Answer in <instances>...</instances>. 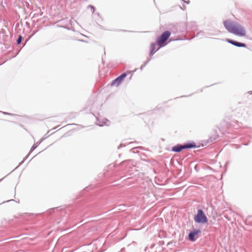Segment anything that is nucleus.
Instances as JSON below:
<instances>
[{
	"label": "nucleus",
	"instance_id": "nucleus-6",
	"mask_svg": "<svg viewBox=\"0 0 252 252\" xmlns=\"http://www.w3.org/2000/svg\"><path fill=\"white\" fill-rule=\"evenodd\" d=\"M127 75V72H124L122 73L120 75L113 80L111 83V86H117L118 87L120 85V84L123 82V81L125 79L126 76Z\"/></svg>",
	"mask_w": 252,
	"mask_h": 252
},
{
	"label": "nucleus",
	"instance_id": "nucleus-29",
	"mask_svg": "<svg viewBox=\"0 0 252 252\" xmlns=\"http://www.w3.org/2000/svg\"><path fill=\"white\" fill-rule=\"evenodd\" d=\"M125 249H122L119 252H124Z\"/></svg>",
	"mask_w": 252,
	"mask_h": 252
},
{
	"label": "nucleus",
	"instance_id": "nucleus-8",
	"mask_svg": "<svg viewBox=\"0 0 252 252\" xmlns=\"http://www.w3.org/2000/svg\"><path fill=\"white\" fill-rule=\"evenodd\" d=\"M225 41L236 46V47H243V48H246L247 47V45L246 44L244 43H242V42H239V41H236V40H234L233 39H229V38H226L225 39Z\"/></svg>",
	"mask_w": 252,
	"mask_h": 252
},
{
	"label": "nucleus",
	"instance_id": "nucleus-22",
	"mask_svg": "<svg viewBox=\"0 0 252 252\" xmlns=\"http://www.w3.org/2000/svg\"><path fill=\"white\" fill-rule=\"evenodd\" d=\"M179 40H181V39H180V38L173 39L172 38H171L170 39V41H169Z\"/></svg>",
	"mask_w": 252,
	"mask_h": 252
},
{
	"label": "nucleus",
	"instance_id": "nucleus-13",
	"mask_svg": "<svg viewBox=\"0 0 252 252\" xmlns=\"http://www.w3.org/2000/svg\"><path fill=\"white\" fill-rule=\"evenodd\" d=\"M156 44L155 42H152L150 44V50L149 53V56H152L157 51L158 49L156 50Z\"/></svg>",
	"mask_w": 252,
	"mask_h": 252
},
{
	"label": "nucleus",
	"instance_id": "nucleus-25",
	"mask_svg": "<svg viewBox=\"0 0 252 252\" xmlns=\"http://www.w3.org/2000/svg\"><path fill=\"white\" fill-rule=\"evenodd\" d=\"M10 201H15V200H14V199H10V200H7V201H3V202H2V203H5V202H10Z\"/></svg>",
	"mask_w": 252,
	"mask_h": 252
},
{
	"label": "nucleus",
	"instance_id": "nucleus-16",
	"mask_svg": "<svg viewBox=\"0 0 252 252\" xmlns=\"http://www.w3.org/2000/svg\"><path fill=\"white\" fill-rule=\"evenodd\" d=\"M23 39V37L21 35H19L18 38L16 40V43L17 45H19L21 44Z\"/></svg>",
	"mask_w": 252,
	"mask_h": 252
},
{
	"label": "nucleus",
	"instance_id": "nucleus-23",
	"mask_svg": "<svg viewBox=\"0 0 252 252\" xmlns=\"http://www.w3.org/2000/svg\"><path fill=\"white\" fill-rule=\"evenodd\" d=\"M28 156V155L27 157H26L23 159V160L21 162H20V163H19V165H21V164H22L24 162V161H25V160L26 159V158H27Z\"/></svg>",
	"mask_w": 252,
	"mask_h": 252
},
{
	"label": "nucleus",
	"instance_id": "nucleus-31",
	"mask_svg": "<svg viewBox=\"0 0 252 252\" xmlns=\"http://www.w3.org/2000/svg\"><path fill=\"white\" fill-rule=\"evenodd\" d=\"M193 29L192 30V31H193V30H196V26H194L193 27Z\"/></svg>",
	"mask_w": 252,
	"mask_h": 252
},
{
	"label": "nucleus",
	"instance_id": "nucleus-3",
	"mask_svg": "<svg viewBox=\"0 0 252 252\" xmlns=\"http://www.w3.org/2000/svg\"><path fill=\"white\" fill-rule=\"evenodd\" d=\"M193 219L194 221L197 223L205 224L208 221L205 213L201 209L197 210V214L194 216Z\"/></svg>",
	"mask_w": 252,
	"mask_h": 252
},
{
	"label": "nucleus",
	"instance_id": "nucleus-24",
	"mask_svg": "<svg viewBox=\"0 0 252 252\" xmlns=\"http://www.w3.org/2000/svg\"><path fill=\"white\" fill-rule=\"evenodd\" d=\"M124 146H125V145H124L123 144H120V145L118 147V149H120V148H122V147H124Z\"/></svg>",
	"mask_w": 252,
	"mask_h": 252
},
{
	"label": "nucleus",
	"instance_id": "nucleus-38",
	"mask_svg": "<svg viewBox=\"0 0 252 252\" xmlns=\"http://www.w3.org/2000/svg\"><path fill=\"white\" fill-rule=\"evenodd\" d=\"M209 35H215L214 34H212V33H210Z\"/></svg>",
	"mask_w": 252,
	"mask_h": 252
},
{
	"label": "nucleus",
	"instance_id": "nucleus-27",
	"mask_svg": "<svg viewBox=\"0 0 252 252\" xmlns=\"http://www.w3.org/2000/svg\"><path fill=\"white\" fill-rule=\"evenodd\" d=\"M181 8H182L183 10H185L186 9V6L184 4H183L182 6H181Z\"/></svg>",
	"mask_w": 252,
	"mask_h": 252
},
{
	"label": "nucleus",
	"instance_id": "nucleus-4",
	"mask_svg": "<svg viewBox=\"0 0 252 252\" xmlns=\"http://www.w3.org/2000/svg\"><path fill=\"white\" fill-rule=\"evenodd\" d=\"M233 34L239 36H244L246 34V31L241 25L236 22V27Z\"/></svg>",
	"mask_w": 252,
	"mask_h": 252
},
{
	"label": "nucleus",
	"instance_id": "nucleus-30",
	"mask_svg": "<svg viewBox=\"0 0 252 252\" xmlns=\"http://www.w3.org/2000/svg\"><path fill=\"white\" fill-rule=\"evenodd\" d=\"M249 143H250V142H248V143H244V144H243V145H245V146H247V145H248V144H249Z\"/></svg>",
	"mask_w": 252,
	"mask_h": 252
},
{
	"label": "nucleus",
	"instance_id": "nucleus-28",
	"mask_svg": "<svg viewBox=\"0 0 252 252\" xmlns=\"http://www.w3.org/2000/svg\"><path fill=\"white\" fill-rule=\"evenodd\" d=\"M145 66H144V64H143L140 67V69L142 70Z\"/></svg>",
	"mask_w": 252,
	"mask_h": 252
},
{
	"label": "nucleus",
	"instance_id": "nucleus-17",
	"mask_svg": "<svg viewBox=\"0 0 252 252\" xmlns=\"http://www.w3.org/2000/svg\"><path fill=\"white\" fill-rule=\"evenodd\" d=\"M143 148L142 147H134V148H133L131 149V151L132 152H133V153H138V151L137 150L138 149H142Z\"/></svg>",
	"mask_w": 252,
	"mask_h": 252
},
{
	"label": "nucleus",
	"instance_id": "nucleus-37",
	"mask_svg": "<svg viewBox=\"0 0 252 252\" xmlns=\"http://www.w3.org/2000/svg\"><path fill=\"white\" fill-rule=\"evenodd\" d=\"M249 93H250V94H252V91L249 92Z\"/></svg>",
	"mask_w": 252,
	"mask_h": 252
},
{
	"label": "nucleus",
	"instance_id": "nucleus-7",
	"mask_svg": "<svg viewBox=\"0 0 252 252\" xmlns=\"http://www.w3.org/2000/svg\"><path fill=\"white\" fill-rule=\"evenodd\" d=\"M201 233L199 229H193L188 234V239L191 242H195L197 239L196 236Z\"/></svg>",
	"mask_w": 252,
	"mask_h": 252
},
{
	"label": "nucleus",
	"instance_id": "nucleus-9",
	"mask_svg": "<svg viewBox=\"0 0 252 252\" xmlns=\"http://www.w3.org/2000/svg\"><path fill=\"white\" fill-rule=\"evenodd\" d=\"M184 149H191L193 148H199L201 146V144L197 146L194 141H190L183 144Z\"/></svg>",
	"mask_w": 252,
	"mask_h": 252
},
{
	"label": "nucleus",
	"instance_id": "nucleus-14",
	"mask_svg": "<svg viewBox=\"0 0 252 252\" xmlns=\"http://www.w3.org/2000/svg\"><path fill=\"white\" fill-rule=\"evenodd\" d=\"M41 143V141L40 140L37 141L36 143L34 144L32 146V147L30 153L29 154H30L31 153H32L33 150H34Z\"/></svg>",
	"mask_w": 252,
	"mask_h": 252
},
{
	"label": "nucleus",
	"instance_id": "nucleus-33",
	"mask_svg": "<svg viewBox=\"0 0 252 252\" xmlns=\"http://www.w3.org/2000/svg\"><path fill=\"white\" fill-rule=\"evenodd\" d=\"M63 27L65 29H69L67 26H63Z\"/></svg>",
	"mask_w": 252,
	"mask_h": 252
},
{
	"label": "nucleus",
	"instance_id": "nucleus-39",
	"mask_svg": "<svg viewBox=\"0 0 252 252\" xmlns=\"http://www.w3.org/2000/svg\"><path fill=\"white\" fill-rule=\"evenodd\" d=\"M71 20H69V22H70V25L71 24Z\"/></svg>",
	"mask_w": 252,
	"mask_h": 252
},
{
	"label": "nucleus",
	"instance_id": "nucleus-42",
	"mask_svg": "<svg viewBox=\"0 0 252 252\" xmlns=\"http://www.w3.org/2000/svg\"><path fill=\"white\" fill-rule=\"evenodd\" d=\"M2 178L0 180V181H2Z\"/></svg>",
	"mask_w": 252,
	"mask_h": 252
},
{
	"label": "nucleus",
	"instance_id": "nucleus-34",
	"mask_svg": "<svg viewBox=\"0 0 252 252\" xmlns=\"http://www.w3.org/2000/svg\"><path fill=\"white\" fill-rule=\"evenodd\" d=\"M189 95H183V96H181V97H187Z\"/></svg>",
	"mask_w": 252,
	"mask_h": 252
},
{
	"label": "nucleus",
	"instance_id": "nucleus-36",
	"mask_svg": "<svg viewBox=\"0 0 252 252\" xmlns=\"http://www.w3.org/2000/svg\"><path fill=\"white\" fill-rule=\"evenodd\" d=\"M79 41H82V42H84V40H79Z\"/></svg>",
	"mask_w": 252,
	"mask_h": 252
},
{
	"label": "nucleus",
	"instance_id": "nucleus-41",
	"mask_svg": "<svg viewBox=\"0 0 252 252\" xmlns=\"http://www.w3.org/2000/svg\"><path fill=\"white\" fill-rule=\"evenodd\" d=\"M89 189V187H87V188H86V189Z\"/></svg>",
	"mask_w": 252,
	"mask_h": 252
},
{
	"label": "nucleus",
	"instance_id": "nucleus-35",
	"mask_svg": "<svg viewBox=\"0 0 252 252\" xmlns=\"http://www.w3.org/2000/svg\"><path fill=\"white\" fill-rule=\"evenodd\" d=\"M69 125H76V124H69Z\"/></svg>",
	"mask_w": 252,
	"mask_h": 252
},
{
	"label": "nucleus",
	"instance_id": "nucleus-20",
	"mask_svg": "<svg viewBox=\"0 0 252 252\" xmlns=\"http://www.w3.org/2000/svg\"><path fill=\"white\" fill-rule=\"evenodd\" d=\"M0 112L2 113L4 115H14V114L8 113V112H2V111H1Z\"/></svg>",
	"mask_w": 252,
	"mask_h": 252
},
{
	"label": "nucleus",
	"instance_id": "nucleus-19",
	"mask_svg": "<svg viewBox=\"0 0 252 252\" xmlns=\"http://www.w3.org/2000/svg\"><path fill=\"white\" fill-rule=\"evenodd\" d=\"M48 133L49 132H48L46 134H45L44 135V136L43 137H42L40 140L42 142V141H43L44 139H46L47 137H49V135H48Z\"/></svg>",
	"mask_w": 252,
	"mask_h": 252
},
{
	"label": "nucleus",
	"instance_id": "nucleus-5",
	"mask_svg": "<svg viewBox=\"0 0 252 252\" xmlns=\"http://www.w3.org/2000/svg\"><path fill=\"white\" fill-rule=\"evenodd\" d=\"M223 24L225 29L229 32L233 33L236 27V23L234 24L231 21L226 20L223 22Z\"/></svg>",
	"mask_w": 252,
	"mask_h": 252
},
{
	"label": "nucleus",
	"instance_id": "nucleus-10",
	"mask_svg": "<svg viewBox=\"0 0 252 252\" xmlns=\"http://www.w3.org/2000/svg\"><path fill=\"white\" fill-rule=\"evenodd\" d=\"M109 122V121L105 118H99L96 117V122L95 124L100 126H103L104 125H107V123Z\"/></svg>",
	"mask_w": 252,
	"mask_h": 252
},
{
	"label": "nucleus",
	"instance_id": "nucleus-21",
	"mask_svg": "<svg viewBox=\"0 0 252 252\" xmlns=\"http://www.w3.org/2000/svg\"><path fill=\"white\" fill-rule=\"evenodd\" d=\"M150 59H148L146 61H145V62L144 63H143L144 66H146V65L148 63L150 62Z\"/></svg>",
	"mask_w": 252,
	"mask_h": 252
},
{
	"label": "nucleus",
	"instance_id": "nucleus-15",
	"mask_svg": "<svg viewBox=\"0 0 252 252\" xmlns=\"http://www.w3.org/2000/svg\"><path fill=\"white\" fill-rule=\"evenodd\" d=\"M203 36L207 37L205 35V33L203 31H200L199 32H197L196 34L194 35V37H202Z\"/></svg>",
	"mask_w": 252,
	"mask_h": 252
},
{
	"label": "nucleus",
	"instance_id": "nucleus-1",
	"mask_svg": "<svg viewBox=\"0 0 252 252\" xmlns=\"http://www.w3.org/2000/svg\"><path fill=\"white\" fill-rule=\"evenodd\" d=\"M171 32L167 30L163 32L159 36L157 37L156 42L158 46V50L166 45L167 44L166 41L169 38Z\"/></svg>",
	"mask_w": 252,
	"mask_h": 252
},
{
	"label": "nucleus",
	"instance_id": "nucleus-12",
	"mask_svg": "<svg viewBox=\"0 0 252 252\" xmlns=\"http://www.w3.org/2000/svg\"><path fill=\"white\" fill-rule=\"evenodd\" d=\"M184 149L183 144H178L172 148L171 151L175 153H180Z\"/></svg>",
	"mask_w": 252,
	"mask_h": 252
},
{
	"label": "nucleus",
	"instance_id": "nucleus-32",
	"mask_svg": "<svg viewBox=\"0 0 252 252\" xmlns=\"http://www.w3.org/2000/svg\"><path fill=\"white\" fill-rule=\"evenodd\" d=\"M249 132L252 134V129H249Z\"/></svg>",
	"mask_w": 252,
	"mask_h": 252
},
{
	"label": "nucleus",
	"instance_id": "nucleus-18",
	"mask_svg": "<svg viewBox=\"0 0 252 252\" xmlns=\"http://www.w3.org/2000/svg\"><path fill=\"white\" fill-rule=\"evenodd\" d=\"M88 9H89V8H90V9H91V11H92V13H93V14H94V12H95V7H94V6H93V5H92L90 4V5H89L88 6Z\"/></svg>",
	"mask_w": 252,
	"mask_h": 252
},
{
	"label": "nucleus",
	"instance_id": "nucleus-26",
	"mask_svg": "<svg viewBox=\"0 0 252 252\" xmlns=\"http://www.w3.org/2000/svg\"><path fill=\"white\" fill-rule=\"evenodd\" d=\"M94 15H97L98 17L100 18L101 16H100V14L99 13H94Z\"/></svg>",
	"mask_w": 252,
	"mask_h": 252
},
{
	"label": "nucleus",
	"instance_id": "nucleus-11",
	"mask_svg": "<svg viewBox=\"0 0 252 252\" xmlns=\"http://www.w3.org/2000/svg\"><path fill=\"white\" fill-rule=\"evenodd\" d=\"M218 137L219 135L216 132H215L210 136L208 139L206 141L205 144H201V147H204L205 145H206L207 144L213 142V141L216 140Z\"/></svg>",
	"mask_w": 252,
	"mask_h": 252
},
{
	"label": "nucleus",
	"instance_id": "nucleus-2",
	"mask_svg": "<svg viewBox=\"0 0 252 252\" xmlns=\"http://www.w3.org/2000/svg\"><path fill=\"white\" fill-rule=\"evenodd\" d=\"M171 33L177 34L178 33H183L186 31L189 32V26L185 23H180L172 26L171 28Z\"/></svg>",
	"mask_w": 252,
	"mask_h": 252
},
{
	"label": "nucleus",
	"instance_id": "nucleus-40",
	"mask_svg": "<svg viewBox=\"0 0 252 252\" xmlns=\"http://www.w3.org/2000/svg\"><path fill=\"white\" fill-rule=\"evenodd\" d=\"M84 126H81V128H84Z\"/></svg>",
	"mask_w": 252,
	"mask_h": 252
}]
</instances>
